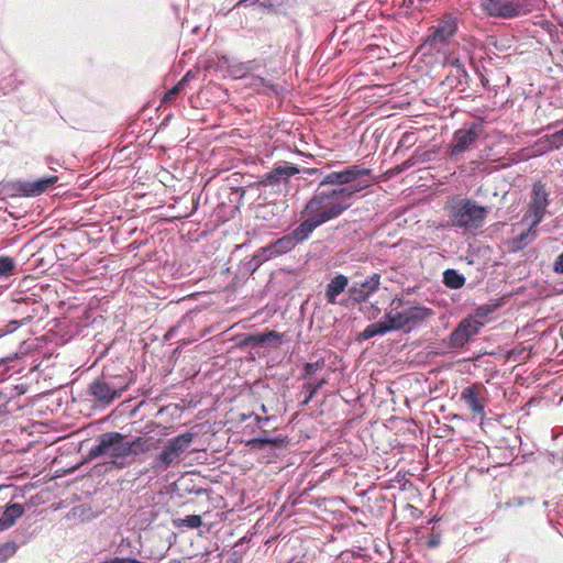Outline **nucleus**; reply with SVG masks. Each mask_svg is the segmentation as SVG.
I'll return each instance as SVG.
<instances>
[{"label": "nucleus", "instance_id": "29", "mask_svg": "<svg viewBox=\"0 0 563 563\" xmlns=\"http://www.w3.org/2000/svg\"><path fill=\"white\" fill-rule=\"evenodd\" d=\"M273 256L274 255H271V250H268V245L266 247H261L260 250H257L252 257V263H254V265L252 266V273L255 272L265 261Z\"/></svg>", "mask_w": 563, "mask_h": 563}, {"label": "nucleus", "instance_id": "16", "mask_svg": "<svg viewBox=\"0 0 563 563\" xmlns=\"http://www.w3.org/2000/svg\"><path fill=\"white\" fill-rule=\"evenodd\" d=\"M283 334L271 330L263 333L249 334L242 342L245 346H269L278 347L282 343Z\"/></svg>", "mask_w": 563, "mask_h": 563}, {"label": "nucleus", "instance_id": "19", "mask_svg": "<svg viewBox=\"0 0 563 563\" xmlns=\"http://www.w3.org/2000/svg\"><path fill=\"white\" fill-rule=\"evenodd\" d=\"M349 286V278L343 274L335 275L327 285L324 297L331 305L341 303L338 300L341 295Z\"/></svg>", "mask_w": 563, "mask_h": 563}, {"label": "nucleus", "instance_id": "2", "mask_svg": "<svg viewBox=\"0 0 563 563\" xmlns=\"http://www.w3.org/2000/svg\"><path fill=\"white\" fill-rule=\"evenodd\" d=\"M140 445V438L131 441L119 432H108L98 438V444L90 449L89 456L107 457L109 465L123 468L135 461Z\"/></svg>", "mask_w": 563, "mask_h": 563}, {"label": "nucleus", "instance_id": "1", "mask_svg": "<svg viewBox=\"0 0 563 563\" xmlns=\"http://www.w3.org/2000/svg\"><path fill=\"white\" fill-rule=\"evenodd\" d=\"M303 173L322 175L312 197L307 201L303 212L317 216L323 224L343 214L352 207L356 194L374 183L372 170L358 165H351L327 174L318 168H305Z\"/></svg>", "mask_w": 563, "mask_h": 563}, {"label": "nucleus", "instance_id": "45", "mask_svg": "<svg viewBox=\"0 0 563 563\" xmlns=\"http://www.w3.org/2000/svg\"><path fill=\"white\" fill-rule=\"evenodd\" d=\"M247 2H251L252 4H256L257 0H240L236 5L238 7L246 5Z\"/></svg>", "mask_w": 563, "mask_h": 563}, {"label": "nucleus", "instance_id": "39", "mask_svg": "<svg viewBox=\"0 0 563 563\" xmlns=\"http://www.w3.org/2000/svg\"><path fill=\"white\" fill-rule=\"evenodd\" d=\"M553 271L558 274H563V252L556 257L553 264Z\"/></svg>", "mask_w": 563, "mask_h": 563}, {"label": "nucleus", "instance_id": "20", "mask_svg": "<svg viewBox=\"0 0 563 563\" xmlns=\"http://www.w3.org/2000/svg\"><path fill=\"white\" fill-rule=\"evenodd\" d=\"M388 332H394L390 323H389V320H386V319H382L377 322H373L371 324H368L364 330L363 332L360 334V338L362 340H369L374 336H377V335H384Z\"/></svg>", "mask_w": 563, "mask_h": 563}, {"label": "nucleus", "instance_id": "23", "mask_svg": "<svg viewBox=\"0 0 563 563\" xmlns=\"http://www.w3.org/2000/svg\"><path fill=\"white\" fill-rule=\"evenodd\" d=\"M443 55L444 65L451 66L454 69V75L457 77L459 81L462 82L463 79L466 81V79L468 78V74L465 69L463 60L460 57L455 56L452 49H450L446 54Z\"/></svg>", "mask_w": 563, "mask_h": 563}, {"label": "nucleus", "instance_id": "42", "mask_svg": "<svg viewBox=\"0 0 563 563\" xmlns=\"http://www.w3.org/2000/svg\"><path fill=\"white\" fill-rule=\"evenodd\" d=\"M273 419V417H260V416H255V421H256V424L258 427H262L264 424H266L268 421H271Z\"/></svg>", "mask_w": 563, "mask_h": 563}, {"label": "nucleus", "instance_id": "22", "mask_svg": "<svg viewBox=\"0 0 563 563\" xmlns=\"http://www.w3.org/2000/svg\"><path fill=\"white\" fill-rule=\"evenodd\" d=\"M297 246L294 238L290 233L283 235L282 238L277 239L273 243L268 245V250H271V255H282L290 252Z\"/></svg>", "mask_w": 563, "mask_h": 563}, {"label": "nucleus", "instance_id": "28", "mask_svg": "<svg viewBox=\"0 0 563 563\" xmlns=\"http://www.w3.org/2000/svg\"><path fill=\"white\" fill-rule=\"evenodd\" d=\"M16 263L9 256H0V278H7L14 275Z\"/></svg>", "mask_w": 563, "mask_h": 563}, {"label": "nucleus", "instance_id": "33", "mask_svg": "<svg viewBox=\"0 0 563 563\" xmlns=\"http://www.w3.org/2000/svg\"><path fill=\"white\" fill-rule=\"evenodd\" d=\"M16 551L15 543L8 542L0 545V562L7 560L12 556Z\"/></svg>", "mask_w": 563, "mask_h": 563}, {"label": "nucleus", "instance_id": "15", "mask_svg": "<svg viewBox=\"0 0 563 563\" xmlns=\"http://www.w3.org/2000/svg\"><path fill=\"white\" fill-rule=\"evenodd\" d=\"M57 179L56 176H49L36 180H19L13 183L12 187L15 194L20 196L35 197L45 192Z\"/></svg>", "mask_w": 563, "mask_h": 563}, {"label": "nucleus", "instance_id": "11", "mask_svg": "<svg viewBox=\"0 0 563 563\" xmlns=\"http://www.w3.org/2000/svg\"><path fill=\"white\" fill-rule=\"evenodd\" d=\"M549 206V195L545 186L542 183H536L532 187V195L529 203V209L525 218H532L533 225H539L543 220L547 208Z\"/></svg>", "mask_w": 563, "mask_h": 563}, {"label": "nucleus", "instance_id": "9", "mask_svg": "<svg viewBox=\"0 0 563 563\" xmlns=\"http://www.w3.org/2000/svg\"><path fill=\"white\" fill-rule=\"evenodd\" d=\"M483 132L481 123L465 124L463 128L453 133L451 143L449 145V157L451 161L459 162L464 158L467 152L479 139Z\"/></svg>", "mask_w": 563, "mask_h": 563}, {"label": "nucleus", "instance_id": "47", "mask_svg": "<svg viewBox=\"0 0 563 563\" xmlns=\"http://www.w3.org/2000/svg\"><path fill=\"white\" fill-rule=\"evenodd\" d=\"M245 265L247 266V271L252 272V266L254 265V263H252V258L247 261Z\"/></svg>", "mask_w": 563, "mask_h": 563}, {"label": "nucleus", "instance_id": "8", "mask_svg": "<svg viewBox=\"0 0 563 563\" xmlns=\"http://www.w3.org/2000/svg\"><path fill=\"white\" fill-rule=\"evenodd\" d=\"M129 386V382L121 375H106L93 380L88 389L90 396L100 406H109L115 398L120 397Z\"/></svg>", "mask_w": 563, "mask_h": 563}, {"label": "nucleus", "instance_id": "3", "mask_svg": "<svg viewBox=\"0 0 563 563\" xmlns=\"http://www.w3.org/2000/svg\"><path fill=\"white\" fill-rule=\"evenodd\" d=\"M433 314V310L426 306L395 297L386 309L384 319L389 320L394 331L409 332L421 327Z\"/></svg>", "mask_w": 563, "mask_h": 563}, {"label": "nucleus", "instance_id": "4", "mask_svg": "<svg viewBox=\"0 0 563 563\" xmlns=\"http://www.w3.org/2000/svg\"><path fill=\"white\" fill-rule=\"evenodd\" d=\"M459 31V19L453 13H444L437 24L429 30L426 45L431 49L446 54L456 44L455 36Z\"/></svg>", "mask_w": 563, "mask_h": 563}, {"label": "nucleus", "instance_id": "26", "mask_svg": "<svg viewBox=\"0 0 563 563\" xmlns=\"http://www.w3.org/2000/svg\"><path fill=\"white\" fill-rule=\"evenodd\" d=\"M23 514L24 508L21 504H10L5 507L1 517L12 527Z\"/></svg>", "mask_w": 563, "mask_h": 563}, {"label": "nucleus", "instance_id": "49", "mask_svg": "<svg viewBox=\"0 0 563 563\" xmlns=\"http://www.w3.org/2000/svg\"><path fill=\"white\" fill-rule=\"evenodd\" d=\"M430 544H431V545H435V544H437L435 540H432V541L430 542Z\"/></svg>", "mask_w": 563, "mask_h": 563}, {"label": "nucleus", "instance_id": "40", "mask_svg": "<svg viewBox=\"0 0 563 563\" xmlns=\"http://www.w3.org/2000/svg\"><path fill=\"white\" fill-rule=\"evenodd\" d=\"M256 5L267 11H275L274 3L272 0H257Z\"/></svg>", "mask_w": 563, "mask_h": 563}, {"label": "nucleus", "instance_id": "41", "mask_svg": "<svg viewBox=\"0 0 563 563\" xmlns=\"http://www.w3.org/2000/svg\"><path fill=\"white\" fill-rule=\"evenodd\" d=\"M196 78V71L194 70H189L186 73V75L179 80L180 82H184V86L186 87L187 84L191 80Z\"/></svg>", "mask_w": 563, "mask_h": 563}, {"label": "nucleus", "instance_id": "25", "mask_svg": "<svg viewBox=\"0 0 563 563\" xmlns=\"http://www.w3.org/2000/svg\"><path fill=\"white\" fill-rule=\"evenodd\" d=\"M250 85L261 92L266 93L271 91L275 96L279 95V92L283 90V88L279 85L273 84L262 77H253L251 79Z\"/></svg>", "mask_w": 563, "mask_h": 563}, {"label": "nucleus", "instance_id": "10", "mask_svg": "<svg viewBox=\"0 0 563 563\" xmlns=\"http://www.w3.org/2000/svg\"><path fill=\"white\" fill-rule=\"evenodd\" d=\"M487 389L482 383H474L461 391V400L475 415H485Z\"/></svg>", "mask_w": 563, "mask_h": 563}, {"label": "nucleus", "instance_id": "14", "mask_svg": "<svg viewBox=\"0 0 563 563\" xmlns=\"http://www.w3.org/2000/svg\"><path fill=\"white\" fill-rule=\"evenodd\" d=\"M380 285V275L374 273L363 282H353L349 287V294L354 302H364L374 295Z\"/></svg>", "mask_w": 563, "mask_h": 563}, {"label": "nucleus", "instance_id": "21", "mask_svg": "<svg viewBox=\"0 0 563 563\" xmlns=\"http://www.w3.org/2000/svg\"><path fill=\"white\" fill-rule=\"evenodd\" d=\"M287 441V437L285 435H276V437H257L253 438L247 442V445L252 449L263 450L266 446L280 448Z\"/></svg>", "mask_w": 563, "mask_h": 563}, {"label": "nucleus", "instance_id": "50", "mask_svg": "<svg viewBox=\"0 0 563 563\" xmlns=\"http://www.w3.org/2000/svg\"><path fill=\"white\" fill-rule=\"evenodd\" d=\"M1 335H2V334L0 333V336H1Z\"/></svg>", "mask_w": 563, "mask_h": 563}, {"label": "nucleus", "instance_id": "35", "mask_svg": "<svg viewBox=\"0 0 563 563\" xmlns=\"http://www.w3.org/2000/svg\"><path fill=\"white\" fill-rule=\"evenodd\" d=\"M13 395V390L7 391H0V415L7 413L8 409L7 406L10 402Z\"/></svg>", "mask_w": 563, "mask_h": 563}, {"label": "nucleus", "instance_id": "37", "mask_svg": "<svg viewBox=\"0 0 563 563\" xmlns=\"http://www.w3.org/2000/svg\"><path fill=\"white\" fill-rule=\"evenodd\" d=\"M532 499L529 497H515L507 503V506L509 507H521L528 503H531Z\"/></svg>", "mask_w": 563, "mask_h": 563}, {"label": "nucleus", "instance_id": "27", "mask_svg": "<svg viewBox=\"0 0 563 563\" xmlns=\"http://www.w3.org/2000/svg\"><path fill=\"white\" fill-rule=\"evenodd\" d=\"M537 227L538 225H533V220H532L529 229H527L525 232L520 233L515 239V243H516L518 249H522L523 246H526L530 242L534 241V239L537 236V230H536Z\"/></svg>", "mask_w": 563, "mask_h": 563}, {"label": "nucleus", "instance_id": "18", "mask_svg": "<svg viewBox=\"0 0 563 563\" xmlns=\"http://www.w3.org/2000/svg\"><path fill=\"white\" fill-rule=\"evenodd\" d=\"M307 216L308 218L290 232L297 245L306 241L318 227L323 224L317 216Z\"/></svg>", "mask_w": 563, "mask_h": 563}, {"label": "nucleus", "instance_id": "46", "mask_svg": "<svg viewBox=\"0 0 563 563\" xmlns=\"http://www.w3.org/2000/svg\"><path fill=\"white\" fill-rule=\"evenodd\" d=\"M325 384V379H321L317 384L312 385L318 391Z\"/></svg>", "mask_w": 563, "mask_h": 563}, {"label": "nucleus", "instance_id": "32", "mask_svg": "<svg viewBox=\"0 0 563 563\" xmlns=\"http://www.w3.org/2000/svg\"><path fill=\"white\" fill-rule=\"evenodd\" d=\"M202 525V519L198 515H189L178 520V527H187L189 529L199 528Z\"/></svg>", "mask_w": 563, "mask_h": 563}, {"label": "nucleus", "instance_id": "44", "mask_svg": "<svg viewBox=\"0 0 563 563\" xmlns=\"http://www.w3.org/2000/svg\"><path fill=\"white\" fill-rule=\"evenodd\" d=\"M272 2L274 3V8L275 10L282 5H284L285 3L288 2V0H272Z\"/></svg>", "mask_w": 563, "mask_h": 563}, {"label": "nucleus", "instance_id": "7", "mask_svg": "<svg viewBox=\"0 0 563 563\" xmlns=\"http://www.w3.org/2000/svg\"><path fill=\"white\" fill-rule=\"evenodd\" d=\"M194 439L195 433L191 431L184 432L169 439L162 452L153 462V473L159 474L167 470L172 464L179 462L181 455L190 448Z\"/></svg>", "mask_w": 563, "mask_h": 563}, {"label": "nucleus", "instance_id": "48", "mask_svg": "<svg viewBox=\"0 0 563 563\" xmlns=\"http://www.w3.org/2000/svg\"><path fill=\"white\" fill-rule=\"evenodd\" d=\"M261 411L263 413H267V408H266V406L264 404L261 406Z\"/></svg>", "mask_w": 563, "mask_h": 563}, {"label": "nucleus", "instance_id": "12", "mask_svg": "<svg viewBox=\"0 0 563 563\" xmlns=\"http://www.w3.org/2000/svg\"><path fill=\"white\" fill-rule=\"evenodd\" d=\"M484 325L473 317L464 318L450 334V345L454 349L463 347Z\"/></svg>", "mask_w": 563, "mask_h": 563}, {"label": "nucleus", "instance_id": "43", "mask_svg": "<svg viewBox=\"0 0 563 563\" xmlns=\"http://www.w3.org/2000/svg\"><path fill=\"white\" fill-rule=\"evenodd\" d=\"M11 528L10 525L1 517L0 518V532Z\"/></svg>", "mask_w": 563, "mask_h": 563}, {"label": "nucleus", "instance_id": "38", "mask_svg": "<svg viewBox=\"0 0 563 563\" xmlns=\"http://www.w3.org/2000/svg\"><path fill=\"white\" fill-rule=\"evenodd\" d=\"M303 388L308 390V395L302 401V405H308L317 395L318 390L312 386V384H303Z\"/></svg>", "mask_w": 563, "mask_h": 563}, {"label": "nucleus", "instance_id": "24", "mask_svg": "<svg viewBox=\"0 0 563 563\" xmlns=\"http://www.w3.org/2000/svg\"><path fill=\"white\" fill-rule=\"evenodd\" d=\"M465 280V277L455 269L448 268L443 272V283L451 289L462 288Z\"/></svg>", "mask_w": 563, "mask_h": 563}, {"label": "nucleus", "instance_id": "36", "mask_svg": "<svg viewBox=\"0 0 563 563\" xmlns=\"http://www.w3.org/2000/svg\"><path fill=\"white\" fill-rule=\"evenodd\" d=\"M550 141L556 148L562 147L563 146V129L551 134Z\"/></svg>", "mask_w": 563, "mask_h": 563}, {"label": "nucleus", "instance_id": "6", "mask_svg": "<svg viewBox=\"0 0 563 563\" xmlns=\"http://www.w3.org/2000/svg\"><path fill=\"white\" fill-rule=\"evenodd\" d=\"M489 209L479 206L472 199H461L453 207L450 213L452 227L463 229L465 231L477 230L482 228Z\"/></svg>", "mask_w": 563, "mask_h": 563}, {"label": "nucleus", "instance_id": "31", "mask_svg": "<svg viewBox=\"0 0 563 563\" xmlns=\"http://www.w3.org/2000/svg\"><path fill=\"white\" fill-rule=\"evenodd\" d=\"M18 360V354H13L0 360V377H4L11 369L14 372H19L15 369L13 363Z\"/></svg>", "mask_w": 563, "mask_h": 563}, {"label": "nucleus", "instance_id": "5", "mask_svg": "<svg viewBox=\"0 0 563 563\" xmlns=\"http://www.w3.org/2000/svg\"><path fill=\"white\" fill-rule=\"evenodd\" d=\"M541 0H481L483 11L493 18L511 20L530 14Z\"/></svg>", "mask_w": 563, "mask_h": 563}, {"label": "nucleus", "instance_id": "30", "mask_svg": "<svg viewBox=\"0 0 563 563\" xmlns=\"http://www.w3.org/2000/svg\"><path fill=\"white\" fill-rule=\"evenodd\" d=\"M324 358H320L312 363H306L302 369L301 378L306 379L312 377L318 371L324 367Z\"/></svg>", "mask_w": 563, "mask_h": 563}, {"label": "nucleus", "instance_id": "34", "mask_svg": "<svg viewBox=\"0 0 563 563\" xmlns=\"http://www.w3.org/2000/svg\"><path fill=\"white\" fill-rule=\"evenodd\" d=\"M185 89L184 82L178 81L172 89H169L163 98L164 102L173 101Z\"/></svg>", "mask_w": 563, "mask_h": 563}, {"label": "nucleus", "instance_id": "13", "mask_svg": "<svg viewBox=\"0 0 563 563\" xmlns=\"http://www.w3.org/2000/svg\"><path fill=\"white\" fill-rule=\"evenodd\" d=\"M299 173L300 169L297 165L288 162H280L275 164L272 170L263 176L261 184L266 187L279 186L282 184H287L290 177Z\"/></svg>", "mask_w": 563, "mask_h": 563}, {"label": "nucleus", "instance_id": "17", "mask_svg": "<svg viewBox=\"0 0 563 563\" xmlns=\"http://www.w3.org/2000/svg\"><path fill=\"white\" fill-rule=\"evenodd\" d=\"M307 216L308 218L290 232L297 245L306 241L318 227L323 224L317 216Z\"/></svg>", "mask_w": 563, "mask_h": 563}]
</instances>
